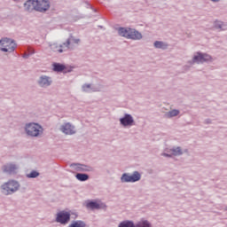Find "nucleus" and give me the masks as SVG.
Segmentation results:
<instances>
[{
  "mask_svg": "<svg viewBox=\"0 0 227 227\" xmlns=\"http://www.w3.org/2000/svg\"><path fill=\"white\" fill-rule=\"evenodd\" d=\"M79 39L69 38L64 44L52 43L51 44V50L53 52L62 53L67 49H72L73 45L78 44Z\"/></svg>",
  "mask_w": 227,
  "mask_h": 227,
  "instance_id": "1",
  "label": "nucleus"
},
{
  "mask_svg": "<svg viewBox=\"0 0 227 227\" xmlns=\"http://www.w3.org/2000/svg\"><path fill=\"white\" fill-rule=\"evenodd\" d=\"M25 132L32 137H36L43 132V128L37 123H29L25 126Z\"/></svg>",
  "mask_w": 227,
  "mask_h": 227,
  "instance_id": "2",
  "label": "nucleus"
},
{
  "mask_svg": "<svg viewBox=\"0 0 227 227\" xmlns=\"http://www.w3.org/2000/svg\"><path fill=\"white\" fill-rule=\"evenodd\" d=\"M0 51H2V52H13V51H15V43L10 38L1 39Z\"/></svg>",
  "mask_w": 227,
  "mask_h": 227,
  "instance_id": "3",
  "label": "nucleus"
},
{
  "mask_svg": "<svg viewBox=\"0 0 227 227\" xmlns=\"http://www.w3.org/2000/svg\"><path fill=\"white\" fill-rule=\"evenodd\" d=\"M118 35L131 40H140L141 34L136 30H118Z\"/></svg>",
  "mask_w": 227,
  "mask_h": 227,
  "instance_id": "4",
  "label": "nucleus"
},
{
  "mask_svg": "<svg viewBox=\"0 0 227 227\" xmlns=\"http://www.w3.org/2000/svg\"><path fill=\"white\" fill-rule=\"evenodd\" d=\"M18 188L19 184H17V182L15 181H10L2 185L3 193L5 195H10L12 192H15V191H17Z\"/></svg>",
  "mask_w": 227,
  "mask_h": 227,
  "instance_id": "5",
  "label": "nucleus"
},
{
  "mask_svg": "<svg viewBox=\"0 0 227 227\" xmlns=\"http://www.w3.org/2000/svg\"><path fill=\"white\" fill-rule=\"evenodd\" d=\"M51 8V2L49 0H35V12L44 13Z\"/></svg>",
  "mask_w": 227,
  "mask_h": 227,
  "instance_id": "6",
  "label": "nucleus"
},
{
  "mask_svg": "<svg viewBox=\"0 0 227 227\" xmlns=\"http://www.w3.org/2000/svg\"><path fill=\"white\" fill-rule=\"evenodd\" d=\"M23 10L27 13H33V12H36V0H27L23 4Z\"/></svg>",
  "mask_w": 227,
  "mask_h": 227,
  "instance_id": "7",
  "label": "nucleus"
},
{
  "mask_svg": "<svg viewBox=\"0 0 227 227\" xmlns=\"http://www.w3.org/2000/svg\"><path fill=\"white\" fill-rule=\"evenodd\" d=\"M141 178V176L138 172H134V174L128 175L124 174L122 175V183H136L139 181Z\"/></svg>",
  "mask_w": 227,
  "mask_h": 227,
  "instance_id": "8",
  "label": "nucleus"
},
{
  "mask_svg": "<svg viewBox=\"0 0 227 227\" xmlns=\"http://www.w3.org/2000/svg\"><path fill=\"white\" fill-rule=\"evenodd\" d=\"M69 212L60 211L56 215V223L60 224H67L69 222Z\"/></svg>",
  "mask_w": 227,
  "mask_h": 227,
  "instance_id": "9",
  "label": "nucleus"
},
{
  "mask_svg": "<svg viewBox=\"0 0 227 227\" xmlns=\"http://www.w3.org/2000/svg\"><path fill=\"white\" fill-rule=\"evenodd\" d=\"M211 60V56L207 55V54H201V53H198V55H195L193 57V63H203L206 61H210Z\"/></svg>",
  "mask_w": 227,
  "mask_h": 227,
  "instance_id": "10",
  "label": "nucleus"
},
{
  "mask_svg": "<svg viewBox=\"0 0 227 227\" xmlns=\"http://www.w3.org/2000/svg\"><path fill=\"white\" fill-rule=\"evenodd\" d=\"M60 130L62 131V133L66 135H74L75 133V129L74 126H72V124H69V123H66L62 125V127L60 128Z\"/></svg>",
  "mask_w": 227,
  "mask_h": 227,
  "instance_id": "11",
  "label": "nucleus"
},
{
  "mask_svg": "<svg viewBox=\"0 0 227 227\" xmlns=\"http://www.w3.org/2000/svg\"><path fill=\"white\" fill-rule=\"evenodd\" d=\"M85 207L87 208H90V209H100V208H105V204L98 203L95 201H89V202H87Z\"/></svg>",
  "mask_w": 227,
  "mask_h": 227,
  "instance_id": "12",
  "label": "nucleus"
},
{
  "mask_svg": "<svg viewBox=\"0 0 227 227\" xmlns=\"http://www.w3.org/2000/svg\"><path fill=\"white\" fill-rule=\"evenodd\" d=\"M120 123L126 126H131V123H134V119L131 118V115L126 114L124 118L120 119Z\"/></svg>",
  "mask_w": 227,
  "mask_h": 227,
  "instance_id": "13",
  "label": "nucleus"
},
{
  "mask_svg": "<svg viewBox=\"0 0 227 227\" xmlns=\"http://www.w3.org/2000/svg\"><path fill=\"white\" fill-rule=\"evenodd\" d=\"M39 85H41V87H48L51 85V78L47 77V76H42L41 80L39 81Z\"/></svg>",
  "mask_w": 227,
  "mask_h": 227,
  "instance_id": "14",
  "label": "nucleus"
},
{
  "mask_svg": "<svg viewBox=\"0 0 227 227\" xmlns=\"http://www.w3.org/2000/svg\"><path fill=\"white\" fill-rule=\"evenodd\" d=\"M213 27L215 29H223L226 27V23L221 21V20H215L213 23Z\"/></svg>",
  "mask_w": 227,
  "mask_h": 227,
  "instance_id": "15",
  "label": "nucleus"
},
{
  "mask_svg": "<svg viewBox=\"0 0 227 227\" xmlns=\"http://www.w3.org/2000/svg\"><path fill=\"white\" fill-rule=\"evenodd\" d=\"M52 68L54 72H64V70H66V66L59 63H54L52 64Z\"/></svg>",
  "mask_w": 227,
  "mask_h": 227,
  "instance_id": "16",
  "label": "nucleus"
},
{
  "mask_svg": "<svg viewBox=\"0 0 227 227\" xmlns=\"http://www.w3.org/2000/svg\"><path fill=\"white\" fill-rule=\"evenodd\" d=\"M15 169H17V167H15V165L13 164H7L4 166V172H6V173H12L15 171Z\"/></svg>",
  "mask_w": 227,
  "mask_h": 227,
  "instance_id": "17",
  "label": "nucleus"
},
{
  "mask_svg": "<svg viewBox=\"0 0 227 227\" xmlns=\"http://www.w3.org/2000/svg\"><path fill=\"white\" fill-rule=\"evenodd\" d=\"M75 178L79 181L85 182L89 179V176L87 174H77L75 175Z\"/></svg>",
  "mask_w": 227,
  "mask_h": 227,
  "instance_id": "18",
  "label": "nucleus"
},
{
  "mask_svg": "<svg viewBox=\"0 0 227 227\" xmlns=\"http://www.w3.org/2000/svg\"><path fill=\"white\" fill-rule=\"evenodd\" d=\"M135 227H151V225L146 220H141L139 223H137V224L135 225Z\"/></svg>",
  "mask_w": 227,
  "mask_h": 227,
  "instance_id": "19",
  "label": "nucleus"
},
{
  "mask_svg": "<svg viewBox=\"0 0 227 227\" xmlns=\"http://www.w3.org/2000/svg\"><path fill=\"white\" fill-rule=\"evenodd\" d=\"M69 227H85V223L81 221H75L72 224H69Z\"/></svg>",
  "mask_w": 227,
  "mask_h": 227,
  "instance_id": "20",
  "label": "nucleus"
},
{
  "mask_svg": "<svg viewBox=\"0 0 227 227\" xmlns=\"http://www.w3.org/2000/svg\"><path fill=\"white\" fill-rule=\"evenodd\" d=\"M118 227H135L134 223H131L130 221H125L120 223Z\"/></svg>",
  "mask_w": 227,
  "mask_h": 227,
  "instance_id": "21",
  "label": "nucleus"
},
{
  "mask_svg": "<svg viewBox=\"0 0 227 227\" xmlns=\"http://www.w3.org/2000/svg\"><path fill=\"white\" fill-rule=\"evenodd\" d=\"M154 46L157 49H166L167 48V44H164L162 42H159V41L155 42Z\"/></svg>",
  "mask_w": 227,
  "mask_h": 227,
  "instance_id": "22",
  "label": "nucleus"
},
{
  "mask_svg": "<svg viewBox=\"0 0 227 227\" xmlns=\"http://www.w3.org/2000/svg\"><path fill=\"white\" fill-rule=\"evenodd\" d=\"M172 156H180L182 155V151L180 150V148H176V149H172Z\"/></svg>",
  "mask_w": 227,
  "mask_h": 227,
  "instance_id": "23",
  "label": "nucleus"
},
{
  "mask_svg": "<svg viewBox=\"0 0 227 227\" xmlns=\"http://www.w3.org/2000/svg\"><path fill=\"white\" fill-rule=\"evenodd\" d=\"M180 112L178 110H171L170 112H168V117L172 118L175 116H178Z\"/></svg>",
  "mask_w": 227,
  "mask_h": 227,
  "instance_id": "24",
  "label": "nucleus"
},
{
  "mask_svg": "<svg viewBox=\"0 0 227 227\" xmlns=\"http://www.w3.org/2000/svg\"><path fill=\"white\" fill-rule=\"evenodd\" d=\"M38 176V172L32 171L29 174H27V178H36Z\"/></svg>",
  "mask_w": 227,
  "mask_h": 227,
  "instance_id": "25",
  "label": "nucleus"
},
{
  "mask_svg": "<svg viewBox=\"0 0 227 227\" xmlns=\"http://www.w3.org/2000/svg\"><path fill=\"white\" fill-rule=\"evenodd\" d=\"M89 89H90V84L83 85V91L88 92Z\"/></svg>",
  "mask_w": 227,
  "mask_h": 227,
  "instance_id": "26",
  "label": "nucleus"
},
{
  "mask_svg": "<svg viewBox=\"0 0 227 227\" xmlns=\"http://www.w3.org/2000/svg\"><path fill=\"white\" fill-rule=\"evenodd\" d=\"M211 3H220L221 0H210Z\"/></svg>",
  "mask_w": 227,
  "mask_h": 227,
  "instance_id": "27",
  "label": "nucleus"
},
{
  "mask_svg": "<svg viewBox=\"0 0 227 227\" xmlns=\"http://www.w3.org/2000/svg\"><path fill=\"white\" fill-rule=\"evenodd\" d=\"M162 156H165V157H170V155H168V154H162Z\"/></svg>",
  "mask_w": 227,
  "mask_h": 227,
  "instance_id": "28",
  "label": "nucleus"
},
{
  "mask_svg": "<svg viewBox=\"0 0 227 227\" xmlns=\"http://www.w3.org/2000/svg\"><path fill=\"white\" fill-rule=\"evenodd\" d=\"M15 3H19V1H20V0H13Z\"/></svg>",
  "mask_w": 227,
  "mask_h": 227,
  "instance_id": "29",
  "label": "nucleus"
},
{
  "mask_svg": "<svg viewBox=\"0 0 227 227\" xmlns=\"http://www.w3.org/2000/svg\"><path fill=\"white\" fill-rule=\"evenodd\" d=\"M119 29H123V27H120Z\"/></svg>",
  "mask_w": 227,
  "mask_h": 227,
  "instance_id": "30",
  "label": "nucleus"
}]
</instances>
